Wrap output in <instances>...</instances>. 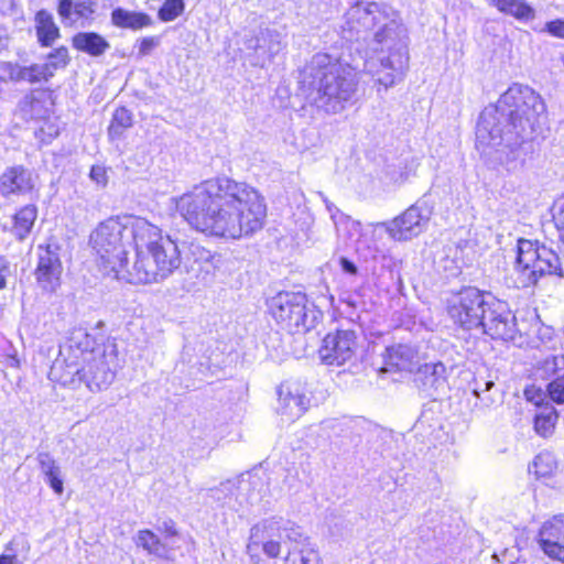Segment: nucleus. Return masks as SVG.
I'll use <instances>...</instances> for the list:
<instances>
[{"mask_svg":"<svg viewBox=\"0 0 564 564\" xmlns=\"http://www.w3.org/2000/svg\"><path fill=\"white\" fill-rule=\"evenodd\" d=\"M177 213L195 230L237 240L260 230L267 216L264 198L252 186L228 177L206 180L173 197Z\"/></svg>","mask_w":564,"mask_h":564,"instance_id":"obj_1","label":"nucleus"},{"mask_svg":"<svg viewBox=\"0 0 564 564\" xmlns=\"http://www.w3.org/2000/svg\"><path fill=\"white\" fill-rule=\"evenodd\" d=\"M545 110L539 94L529 86L513 84L497 104L487 106L476 128V149L491 167H517L522 144L535 129Z\"/></svg>","mask_w":564,"mask_h":564,"instance_id":"obj_2","label":"nucleus"},{"mask_svg":"<svg viewBox=\"0 0 564 564\" xmlns=\"http://www.w3.org/2000/svg\"><path fill=\"white\" fill-rule=\"evenodd\" d=\"M341 36L366 45L365 68L388 88L400 80L409 62L406 29L397 14L377 2L356 0L344 15Z\"/></svg>","mask_w":564,"mask_h":564,"instance_id":"obj_3","label":"nucleus"},{"mask_svg":"<svg viewBox=\"0 0 564 564\" xmlns=\"http://www.w3.org/2000/svg\"><path fill=\"white\" fill-rule=\"evenodd\" d=\"M302 90L308 104L338 113L352 102L359 79L354 67L328 54H316L303 72Z\"/></svg>","mask_w":564,"mask_h":564,"instance_id":"obj_4","label":"nucleus"},{"mask_svg":"<svg viewBox=\"0 0 564 564\" xmlns=\"http://www.w3.org/2000/svg\"><path fill=\"white\" fill-rule=\"evenodd\" d=\"M451 319L465 330H479L492 339L512 340L517 319L508 304L489 292L465 288L447 305Z\"/></svg>","mask_w":564,"mask_h":564,"instance_id":"obj_5","label":"nucleus"},{"mask_svg":"<svg viewBox=\"0 0 564 564\" xmlns=\"http://www.w3.org/2000/svg\"><path fill=\"white\" fill-rule=\"evenodd\" d=\"M143 221V217L133 215L112 216L90 232L89 245L104 274L126 281L131 270L127 247L131 241L137 247Z\"/></svg>","mask_w":564,"mask_h":564,"instance_id":"obj_6","label":"nucleus"},{"mask_svg":"<svg viewBox=\"0 0 564 564\" xmlns=\"http://www.w3.org/2000/svg\"><path fill=\"white\" fill-rule=\"evenodd\" d=\"M135 247V258L126 281L132 284L158 283L167 279L182 263L175 240L144 218Z\"/></svg>","mask_w":564,"mask_h":564,"instance_id":"obj_7","label":"nucleus"},{"mask_svg":"<svg viewBox=\"0 0 564 564\" xmlns=\"http://www.w3.org/2000/svg\"><path fill=\"white\" fill-rule=\"evenodd\" d=\"M543 275H563L558 254L552 249L527 239H519L517 258L510 275L517 289L534 285Z\"/></svg>","mask_w":564,"mask_h":564,"instance_id":"obj_8","label":"nucleus"},{"mask_svg":"<svg viewBox=\"0 0 564 564\" xmlns=\"http://www.w3.org/2000/svg\"><path fill=\"white\" fill-rule=\"evenodd\" d=\"M272 317L289 333H306L314 326L315 314L308 312L307 297L301 292H280L269 302Z\"/></svg>","mask_w":564,"mask_h":564,"instance_id":"obj_9","label":"nucleus"},{"mask_svg":"<svg viewBox=\"0 0 564 564\" xmlns=\"http://www.w3.org/2000/svg\"><path fill=\"white\" fill-rule=\"evenodd\" d=\"M283 518L264 519L250 529L247 553L258 557L261 550L268 557H278L281 553Z\"/></svg>","mask_w":564,"mask_h":564,"instance_id":"obj_10","label":"nucleus"},{"mask_svg":"<svg viewBox=\"0 0 564 564\" xmlns=\"http://www.w3.org/2000/svg\"><path fill=\"white\" fill-rule=\"evenodd\" d=\"M276 412L283 420L295 422L308 410L311 399L304 382L297 379H288L276 387Z\"/></svg>","mask_w":564,"mask_h":564,"instance_id":"obj_11","label":"nucleus"},{"mask_svg":"<svg viewBox=\"0 0 564 564\" xmlns=\"http://www.w3.org/2000/svg\"><path fill=\"white\" fill-rule=\"evenodd\" d=\"M357 346L356 330L340 328L325 336L319 348V357L326 365L341 366L352 359Z\"/></svg>","mask_w":564,"mask_h":564,"instance_id":"obj_12","label":"nucleus"},{"mask_svg":"<svg viewBox=\"0 0 564 564\" xmlns=\"http://www.w3.org/2000/svg\"><path fill=\"white\" fill-rule=\"evenodd\" d=\"M56 246L37 247V288L52 294L61 285L62 263Z\"/></svg>","mask_w":564,"mask_h":564,"instance_id":"obj_13","label":"nucleus"},{"mask_svg":"<svg viewBox=\"0 0 564 564\" xmlns=\"http://www.w3.org/2000/svg\"><path fill=\"white\" fill-rule=\"evenodd\" d=\"M429 219L430 212L415 204L388 224L387 231L395 240H409L425 229Z\"/></svg>","mask_w":564,"mask_h":564,"instance_id":"obj_14","label":"nucleus"},{"mask_svg":"<svg viewBox=\"0 0 564 564\" xmlns=\"http://www.w3.org/2000/svg\"><path fill=\"white\" fill-rule=\"evenodd\" d=\"M102 349L98 338L84 326L70 329L66 340L59 346L63 356L73 357L82 362L91 359L96 354H101Z\"/></svg>","mask_w":564,"mask_h":564,"instance_id":"obj_15","label":"nucleus"},{"mask_svg":"<svg viewBox=\"0 0 564 564\" xmlns=\"http://www.w3.org/2000/svg\"><path fill=\"white\" fill-rule=\"evenodd\" d=\"M414 382L426 395L435 399L447 391V369L443 362L424 364L417 368Z\"/></svg>","mask_w":564,"mask_h":564,"instance_id":"obj_16","label":"nucleus"},{"mask_svg":"<svg viewBox=\"0 0 564 564\" xmlns=\"http://www.w3.org/2000/svg\"><path fill=\"white\" fill-rule=\"evenodd\" d=\"M541 378L550 380L546 384L547 399L556 404H564V355L544 359L538 367Z\"/></svg>","mask_w":564,"mask_h":564,"instance_id":"obj_17","label":"nucleus"},{"mask_svg":"<svg viewBox=\"0 0 564 564\" xmlns=\"http://www.w3.org/2000/svg\"><path fill=\"white\" fill-rule=\"evenodd\" d=\"M85 370L82 372V382H84L90 391H99L106 389L113 380L115 372L109 366L105 348L101 354H96L91 359L82 364Z\"/></svg>","mask_w":564,"mask_h":564,"instance_id":"obj_18","label":"nucleus"},{"mask_svg":"<svg viewBox=\"0 0 564 564\" xmlns=\"http://www.w3.org/2000/svg\"><path fill=\"white\" fill-rule=\"evenodd\" d=\"M539 543L549 557L564 562V514L554 516L543 523Z\"/></svg>","mask_w":564,"mask_h":564,"instance_id":"obj_19","label":"nucleus"},{"mask_svg":"<svg viewBox=\"0 0 564 564\" xmlns=\"http://www.w3.org/2000/svg\"><path fill=\"white\" fill-rule=\"evenodd\" d=\"M383 371H412L420 362L419 350L410 344H393L382 354Z\"/></svg>","mask_w":564,"mask_h":564,"instance_id":"obj_20","label":"nucleus"},{"mask_svg":"<svg viewBox=\"0 0 564 564\" xmlns=\"http://www.w3.org/2000/svg\"><path fill=\"white\" fill-rule=\"evenodd\" d=\"M32 188V173L22 165L10 166L0 175V194L3 197L22 196Z\"/></svg>","mask_w":564,"mask_h":564,"instance_id":"obj_21","label":"nucleus"},{"mask_svg":"<svg viewBox=\"0 0 564 564\" xmlns=\"http://www.w3.org/2000/svg\"><path fill=\"white\" fill-rule=\"evenodd\" d=\"M82 364V361L63 356V352L58 351V356L50 368L48 379L62 386H76L82 382V372L85 370Z\"/></svg>","mask_w":564,"mask_h":564,"instance_id":"obj_22","label":"nucleus"},{"mask_svg":"<svg viewBox=\"0 0 564 564\" xmlns=\"http://www.w3.org/2000/svg\"><path fill=\"white\" fill-rule=\"evenodd\" d=\"M111 22L117 28L141 30L152 25V18L144 12H137L126 10L123 8H116L111 12Z\"/></svg>","mask_w":564,"mask_h":564,"instance_id":"obj_23","label":"nucleus"},{"mask_svg":"<svg viewBox=\"0 0 564 564\" xmlns=\"http://www.w3.org/2000/svg\"><path fill=\"white\" fill-rule=\"evenodd\" d=\"M72 44L77 51L87 53L91 56L102 55L109 47V42L95 32H79L72 39Z\"/></svg>","mask_w":564,"mask_h":564,"instance_id":"obj_24","label":"nucleus"},{"mask_svg":"<svg viewBox=\"0 0 564 564\" xmlns=\"http://www.w3.org/2000/svg\"><path fill=\"white\" fill-rule=\"evenodd\" d=\"M490 4L520 22H528L535 18V10L524 0H490Z\"/></svg>","mask_w":564,"mask_h":564,"instance_id":"obj_25","label":"nucleus"},{"mask_svg":"<svg viewBox=\"0 0 564 564\" xmlns=\"http://www.w3.org/2000/svg\"><path fill=\"white\" fill-rule=\"evenodd\" d=\"M69 62L68 50L66 46H59L51 51L45 58V62L37 65V80L40 77L47 79L53 76L54 72L58 68L65 67Z\"/></svg>","mask_w":564,"mask_h":564,"instance_id":"obj_26","label":"nucleus"},{"mask_svg":"<svg viewBox=\"0 0 564 564\" xmlns=\"http://www.w3.org/2000/svg\"><path fill=\"white\" fill-rule=\"evenodd\" d=\"M59 36V29L52 14L44 10L37 11V41L41 45L52 46Z\"/></svg>","mask_w":564,"mask_h":564,"instance_id":"obj_27","label":"nucleus"},{"mask_svg":"<svg viewBox=\"0 0 564 564\" xmlns=\"http://www.w3.org/2000/svg\"><path fill=\"white\" fill-rule=\"evenodd\" d=\"M37 458L44 480L51 486L55 494L62 495L64 491V482L61 468L47 454H40Z\"/></svg>","mask_w":564,"mask_h":564,"instance_id":"obj_28","label":"nucleus"},{"mask_svg":"<svg viewBox=\"0 0 564 564\" xmlns=\"http://www.w3.org/2000/svg\"><path fill=\"white\" fill-rule=\"evenodd\" d=\"M558 463L555 456L550 452H543L535 456L529 471L533 473L536 478H550L556 474Z\"/></svg>","mask_w":564,"mask_h":564,"instance_id":"obj_29","label":"nucleus"},{"mask_svg":"<svg viewBox=\"0 0 564 564\" xmlns=\"http://www.w3.org/2000/svg\"><path fill=\"white\" fill-rule=\"evenodd\" d=\"M35 221V207L29 205L20 208L13 217V231L20 238L23 239L31 232V229Z\"/></svg>","mask_w":564,"mask_h":564,"instance_id":"obj_30","label":"nucleus"},{"mask_svg":"<svg viewBox=\"0 0 564 564\" xmlns=\"http://www.w3.org/2000/svg\"><path fill=\"white\" fill-rule=\"evenodd\" d=\"M133 123L132 113L124 107L116 109L112 116L111 123L108 129V134L111 139L120 138L123 131L130 128Z\"/></svg>","mask_w":564,"mask_h":564,"instance_id":"obj_31","label":"nucleus"},{"mask_svg":"<svg viewBox=\"0 0 564 564\" xmlns=\"http://www.w3.org/2000/svg\"><path fill=\"white\" fill-rule=\"evenodd\" d=\"M137 545L142 546L150 554L156 556H164L165 545L161 540L150 530H140L137 536Z\"/></svg>","mask_w":564,"mask_h":564,"instance_id":"obj_32","label":"nucleus"},{"mask_svg":"<svg viewBox=\"0 0 564 564\" xmlns=\"http://www.w3.org/2000/svg\"><path fill=\"white\" fill-rule=\"evenodd\" d=\"M279 34L276 32H262L261 36L257 39V51H260L259 55L264 57L267 55L269 58L276 54L281 48V43L278 40Z\"/></svg>","mask_w":564,"mask_h":564,"instance_id":"obj_33","label":"nucleus"},{"mask_svg":"<svg viewBox=\"0 0 564 564\" xmlns=\"http://www.w3.org/2000/svg\"><path fill=\"white\" fill-rule=\"evenodd\" d=\"M37 132H40L41 141L44 143L50 142L59 133V123L55 116H47L44 118L37 117Z\"/></svg>","mask_w":564,"mask_h":564,"instance_id":"obj_34","label":"nucleus"},{"mask_svg":"<svg viewBox=\"0 0 564 564\" xmlns=\"http://www.w3.org/2000/svg\"><path fill=\"white\" fill-rule=\"evenodd\" d=\"M184 10L183 0H165L159 9L158 17L162 22H171L182 15Z\"/></svg>","mask_w":564,"mask_h":564,"instance_id":"obj_35","label":"nucleus"},{"mask_svg":"<svg viewBox=\"0 0 564 564\" xmlns=\"http://www.w3.org/2000/svg\"><path fill=\"white\" fill-rule=\"evenodd\" d=\"M550 213L552 216V224L556 229L558 241L564 243V195L554 199Z\"/></svg>","mask_w":564,"mask_h":564,"instance_id":"obj_36","label":"nucleus"},{"mask_svg":"<svg viewBox=\"0 0 564 564\" xmlns=\"http://www.w3.org/2000/svg\"><path fill=\"white\" fill-rule=\"evenodd\" d=\"M340 218L341 221L337 231H345L351 246L355 248V240L356 238H359L365 225L346 215H340Z\"/></svg>","mask_w":564,"mask_h":564,"instance_id":"obj_37","label":"nucleus"},{"mask_svg":"<svg viewBox=\"0 0 564 564\" xmlns=\"http://www.w3.org/2000/svg\"><path fill=\"white\" fill-rule=\"evenodd\" d=\"M375 234H376L375 225H372V224L365 225L359 238H356V240H355L356 251L361 252L364 250H371L375 247Z\"/></svg>","mask_w":564,"mask_h":564,"instance_id":"obj_38","label":"nucleus"},{"mask_svg":"<svg viewBox=\"0 0 564 564\" xmlns=\"http://www.w3.org/2000/svg\"><path fill=\"white\" fill-rule=\"evenodd\" d=\"M549 399L543 404L536 406L539 411L535 413L534 423H554L558 419L557 411Z\"/></svg>","mask_w":564,"mask_h":564,"instance_id":"obj_39","label":"nucleus"},{"mask_svg":"<svg viewBox=\"0 0 564 564\" xmlns=\"http://www.w3.org/2000/svg\"><path fill=\"white\" fill-rule=\"evenodd\" d=\"M524 397L529 402L533 403L535 406L543 404V402L547 400L546 389L543 390L539 387H535L534 384L527 387L524 389Z\"/></svg>","mask_w":564,"mask_h":564,"instance_id":"obj_40","label":"nucleus"},{"mask_svg":"<svg viewBox=\"0 0 564 564\" xmlns=\"http://www.w3.org/2000/svg\"><path fill=\"white\" fill-rule=\"evenodd\" d=\"M302 536L303 534L299 527H295L291 521L283 519L282 542L285 540L300 542Z\"/></svg>","mask_w":564,"mask_h":564,"instance_id":"obj_41","label":"nucleus"},{"mask_svg":"<svg viewBox=\"0 0 564 564\" xmlns=\"http://www.w3.org/2000/svg\"><path fill=\"white\" fill-rule=\"evenodd\" d=\"M160 44L158 36L143 37L139 43V55L147 56Z\"/></svg>","mask_w":564,"mask_h":564,"instance_id":"obj_42","label":"nucleus"},{"mask_svg":"<svg viewBox=\"0 0 564 564\" xmlns=\"http://www.w3.org/2000/svg\"><path fill=\"white\" fill-rule=\"evenodd\" d=\"M74 12L83 19H89L95 13V3L94 2H77L74 6Z\"/></svg>","mask_w":564,"mask_h":564,"instance_id":"obj_43","label":"nucleus"},{"mask_svg":"<svg viewBox=\"0 0 564 564\" xmlns=\"http://www.w3.org/2000/svg\"><path fill=\"white\" fill-rule=\"evenodd\" d=\"M544 31L549 32L555 37L564 39V20L556 19L547 22L544 26Z\"/></svg>","mask_w":564,"mask_h":564,"instance_id":"obj_44","label":"nucleus"},{"mask_svg":"<svg viewBox=\"0 0 564 564\" xmlns=\"http://www.w3.org/2000/svg\"><path fill=\"white\" fill-rule=\"evenodd\" d=\"M319 196L322 197L323 202L325 203L326 209L330 214V218L333 219L336 229H339V225L341 221L340 215H343V214L332 202H329L327 199V197L323 193H319Z\"/></svg>","mask_w":564,"mask_h":564,"instance_id":"obj_45","label":"nucleus"},{"mask_svg":"<svg viewBox=\"0 0 564 564\" xmlns=\"http://www.w3.org/2000/svg\"><path fill=\"white\" fill-rule=\"evenodd\" d=\"M89 176L96 184L101 186H105L108 182L106 169L100 165H94L90 170Z\"/></svg>","mask_w":564,"mask_h":564,"instance_id":"obj_46","label":"nucleus"},{"mask_svg":"<svg viewBox=\"0 0 564 564\" xmlns=\"http://www.w3.org/2000/svg\"><path fill=\"white\" fill-rule=\"evenodd\" d=\"M192 253L195 256V254H198L199 256V260L203 261L204 265H205V270L206 272L209 271V269L213 267V263H212V258H213V254L209 250H206L204 248H200L198 246H195L193 247L192 249Z\"/></svg>","mask_w":564,"mask_h":564,"instance_id":"obj_47","label":"nucleus"},{"mask_svg":"<svg viewBox=\"0 0 564 564\" xmlns=\"http://www.w3.org/2000/svg\"><path fill=\"white\" fill-rule=\"evenodd\" d=\"M555 425H533L535 434L543 438H547L553 435Z\"/></svg>","mask_w":564,"mask_h":564,"instance_id":"obj_48","label":"nucleus"},{"mask_svg":"<svg viewBox=\"0 0 564 564\" xmlns=\"http://www.w3.org/2000/svg\"><path fill=\"white\" fill-rule=\"evenodd\" d=\"M73 9L72 0H59L58 3V13L62 18H69Z\"/></svg>","mask_w":564,"mask_h":564,"instance_id":"obj_49","label":"nucleus"},{"mask_svg":"<svg viewBox=\"0 0 564 564\" xmlns=\"http://www.w3.org/2000/svg\"><path fill=\"white\" fill-rule=\"evenodd\" d=\"M8 274L9 264L0 257V290L6 289Z\"/></svg>","mask_w":564,"mask_h":564,"instance_id":"obj_50","label":"nucleus"},{"mask_svg":"<svg viewBox=\"0 0 564 564\" xmlns=\"http://www.w3.org/2000/svg\"><path fill=\"white\" fill-rule=\"evenodd\" d=\"M339 262H340L341 270L344 272H346L348 274H352V275L357 274L358 269L352 261L343 257V258H340Z\"/></svg>","mask_w":564,"mask_h":564,"instance_id":"obj_51","label":"nucleus"},{"mask_svg":"<svg viewBox=\"0 0 564 564\" xmlns=\"http://www.w3.org/2000/svg\"><path fill=\"white\" fill-rule=\"evenodd\" d=\"M162 527H163V530L166 533V535H169V536L177 535V530L175 529V524L172 520L164 521Z\"/></svg>","mask_w":564,"mask_h":564,"instance_id":"obj_52","label":"nucleus"},{"mask_svg":"<svg viewBox=\"0 0 564 564\" xmlns=\"http://www.w3.org/2000/svg\"><path fill=\"white\" fill-rule=\"evenodd\" d=\"M0 564H20L15 554H1Z\"/></svg>","mask_w":564,"mask_h":564,"instance_id":"obj_53","label":"nucleus"},{"mask_svg":"<svg viewBox=\"0 0 564 564\" xmlns=\"http://www.w3.org/2000/svg\"><path fill=\"white\" fill-rule=\"evenodd\" d=\"M438 404L435 400H433L431 403H429L427 405H425L423 412H422V415H421V420L423 421H429L431 420L429 416H427V412H433L434 411V408H437Z\"/></svg>","mask_w":564,"mask_h":564,"instance_id":"obj_54","label":"nucleus"},{"mask_svg":"<svg viewBox=\"0 0 564 564\" xmlns=\"http://www.w3.org/2000/svg\"><path fill=\"white\" fill-rule=\"evenodd\" d=\"M220 486L224 487L226 490H229L231 487H234V484L228 480L226 482H223Z\"/></svg>","mask_w":564,"mask_h":564,"instance_id":"obj_55","label":"nucleus"},{"mask_svg":"<svg viewBox=\"0 0 564 564\" xmlns=\"http://www.w3.org/2000/svg\"><path fill=\"white\" fill-rule=\"evenodd\" d=\"M219 489L218 488H212L210 491H214V492H217Z\"/></svg>","mask_w":564,"mask_h":564,"instance_id":"obj_56","label":"nucleus"}]
</instances>
